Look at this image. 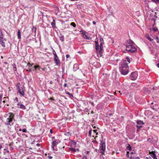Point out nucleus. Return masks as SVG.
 Wrapping results in <instances>:
<instances>
[{"label": "nucleus", "mask_w": 159, "mask_h": 159, "mask_svg": "<svg viewBox=\"0 0 159 159\" xmlns=\"http://www.w3.org/2000/svg\"><path fill=\"white\" fill-rule=\"evenodd\" d=\"M120 71L122 74L127 75L129 72V67L126 63H123L121 64Z\"/></svg>", "instance_id": "1"}, {"label": "nucleus", "mask_w": 159, "mask_h": 159, "mask_svg": "<svg viewBox=\"0 0 159 159\" xmlns=\"http://www.w3.org/2000/svg\"><path fill=\"white\" fill-rule=\"evenodd\" d=\"M126 50L131 53H133L136 51L137 49L134 46L129 44L126 46Z\"/></svg>", "instance_id": "2"}, {"label": "nucleus", "mask_w": 159, "mask_h": 159, "mask_svg": "<svg viewBox=\"0 0 159 159\" xmlns=\"http://www.w3.org/2000/svg\"><path fill=\"white\" fill-rule=\"evenodd\" d=\"M100 141L101 143V145L100 148V152L102 155H103L104 154V152L105 149V142H102L103 138L102 136Z\"/></svg>", "instance_id": "3"}, {"label": "nucleus", "mask_w": 159, "mask_h": 159, "mask_svg": "<svg viewBox=\"0 0 159 159\" xmlns=\"http://www.w3.org/2000/svg\"><path fill=\"white\" fill-rule=\"evenodd\" d=\"M137 76V72L136 71L133 72H132L130 75V78L131 80H135L136 79Z\"/></svg>", "instance_id": "4"}, {"label": "nucleus", "mask_w": 159, "mask_h": 159, "mask_svg": "<svg viewBox=\"0 0 159 159\" xmlns=\"http://www.w3.org/2000/svg\"><path fill=\"white\" fill-rule=\"evenodd\" d=\"M104 42H101L100 45V49L99 52V54L100 57L102 56V53H103V47L102 45L104 44Z\"/></svg>", "instance_id": "5"}, {"label": "nucleus", "mask_w": 159, "mask_h": 159, "mask_svg": "<svg viewBox=\"0 0 159 159\" xmlns=\"http://www.w3.org/2000/svg\"><path fill=\"white\" fill-rule=\"evenodd\" d=\"M13 120L10 118H7V119L6 121L5 122V124L11 126L13 125L12 122Z\"/></svg>", "instance_id": "6"}, {"label": "nucleus", "mask_w": 159, "mask_h": 159, "mask_svg": "<svg viewBox=\"0 0 159 159\" xmlns=\"http://www.w3.org/2000/svg\"><path fill=\"white\" fill-rule=\"evenodd\" d=\"M2 95H0V107H4L6 105L4 104V103L5 102V100H3L2 102Z\"/></svg>", "instance_id": "7"}, {"label": "nucleus", "mask_w": 159, "mask_h": 159, "mask_svg": "<svg viewBox=\"0 0 159 159\" xmlns=\"http://www.w3.org/2000/svg\"><path fill=\"white\" fill-rule=\"evenodd\" d=\"M149 154L154 159H157L154 151L152 152L149 151Z\"/></svg>", "instance_id": "8"}, {"label": "nucleus", "mask_w": 159, "mask_h": 159, "mask_svg": "<svg viewBox=\"0 0 159 159\" xmlns=\"http://www.w3.org/2000/svg\"><path fill=\"white\" fill-rule=\"evenodd\" d=\"M18 92L20 94L23 96L24 95V93L23 90L22 88H20V87H18Z\"/></svg>", "instance_id": "9"}, {"label": "nucleus", "mask_w": 159, "mask_h": 159, "mask_svg": "<svg viewBox=\"0 0 159 159\" xmlns=\"http://www.w3.org/2000/svg\"><path fill=\"white\" fill-rule=\"evenodd\" d=\"M39 66H34L33 67H32V68H28V69L27 70V71H29V72L31 70H35L36 69L38 68L39 69Z\"/></svg>", "instance_id": "10"}, {"label": "nucleus", "mask_w": 159, "mask_h": 159, "mask_svg": "<svg viewBox=\"0 0 159 159\" xmlns=\"http://www.w3.org/2000/svg\"><path fill=\"white\" fill-rule=\"evenodd\" d=\"M54 60L55 63L57 65H58L60 63V60L58 59L57 56L55 57H54Z\"/></svg>", "instance_id": "11"}, {"label": "nucleus", "mask_w": 159, "mask_h": 159, "mask_svg": "<svg viewBox=\"0 0 159 159\" xmlns=\"http://www.w3.org/2000/svg\"><path fill=\"white\" fill-rule=\"evenodd\" d=\"M58 143V142L55 140L53 141L52 142V149L54 150V146L56 145Z\"/></svg>", "instance_id": "12"}, {"label": "nucleus", "mask_w": 159, "mask_h": 159, "mask_svg": "<svg viewBox=\"0 0 159 159\" xmlns=\"http://www.w3.org/2000/svg\"><path fill=\"white\" fill-rule=\"evenodd\" d=\"M18 107L20 108L23 110H25L26 108V107L24 105L21 104H18Z\"/></svg>", "instance_id": "13"}, {"label": "nucleus", "mask_w": 159, "mask_h": 159, "mask_svg": "<svg viewBox=\"0 0 159 159\" xmlns=\"http://www.w3.org/2000/svg\"><path fill=\"white\" fill-rule=\"evenodd\" d=\"M95 42L96 45L95 49L97 51H98L99 49V46L98 42H97L96 40H95Z\"/></svg>", "instance_id": "14"}, {"label": "nucleus", "mask_w": 159, "mask_h": 159, "mask_svg": "<svg viewBox=\"0 0 159 159\" xmlns=\"http://www.w3.org/2000/svg\"><path fill=\"white\" fill-rule=\"evenodd\" d=\"M51 25H52V27L53 28H56V26L55 25V21L54 20H53V21L51 23Z\"/></svg>", "instance_id": "15"}, {"label": "nucleus", "mask_w": 159, "mask_h": 159, "mask_svg": "<svg viewBox=\"0 0 159 159\" xmlns=\"http://www.w3.org/2000/svg\"><path fill=\"white\" fill-rule=\"evenodd\" d=\"M83 37L85 39L88 40L91 39V38L90 37L87 36V35L85 34H84L83 35Z\"/></svg>", "instance_id": "16"}, {"label": "nucleus", "mask_w": 159, "mask_h": 159, "mask_svg": "<svg viewBox=\"0 0 159 159\" xmlns=\"http://www.w3.org/2000/svg\"><path fill=\"white\" fill-rule=\"evenodd\" d=\"M146 37L150 42H152L153 40V39H152L148 34L146 35Z\"/></svg>", "instance_id": "17"}, {"label": "nucleus", "mask_w": 159, "mask_h": 159, "mask_svg": "<svg viewBox=\"0 0 159 159\" xmlns=\"http://www.w3.org/2000/svg\"><path fill=\"white\" fill-rule=\"evenodd\" d=\"M59 38L60 40L62 41L63 42L64 40V36L63 35L61 34L59 36Z\"/></svg>", "instance_id": "18"}, {"label": "nucleus", "mask_w": 159, "mask_h": 159, "mask_svg": "<svg viewBox=\"0 0 159 159\" xmlns=\"http://www.w3.org/2000/svg\"><path fill=\"white\" fill-rule=\"evenodd\" d=\"M137 124L139 125H143L144 123L143 121L141 120H138L137 121Z\"/></svg>", "instance_id": "19"}, {"label": "nucleus", "mask_w": 159, "mask_h": 159, "mask_svg": "<svg viewBox=\"0 0 159 159\" xmlns=\"http://www.w3.org/2000/svg\"><path fill=\"white\" fill-rule=\"evenodd\" d=\"M14 116V114H13L11 113L10 114V115L9 116V117L8 118H10L12 120H13Z\"/></svg>", "instance_id": "20"}, {"label": "nucleus", "mask_w": 159, "mask_h": 159, "mask_svg": "<svg viewBox=\"0 0 159 159\" xmlns=\"http://www.w3.org/2000/svg\"><path fill=\"white\" fill-rule=\"evenodd\" d=\"M18 38L20 39L21 38L20 32V30H18L17 32Z\"/></svg>", "instance_id": "21"}, {"label": "nucleus", "mask_w": 159, "mask_h": 159, "mask_svg": "<svg viewBox=\"0 0 159 159\" xmlns=\"http://www.w3.org/2000/svg\"><path fill=\"white\" fill-rule=\"evenodd\" d=\"M127 149L130 151L132 150V148L129 144L128 145V146L127 147Z\"/></svg>", "instance_id": "22"}, {"label": "nucleus", "mask_w": 159, "mask_h": 159, "mask_svg": "<svg viewBox=\"0 0 159 159\" xmlns=\"http://www.w3.org/2000/svg\"><path fill=\"white\" fill-rule=\"evenodd\" d=\"M0 44H1L2 46L3 47H5V43L3 41H2V42H0Z\"/></svg>", "instance_id": "23"}, {"label": "nucleus", "mask_w": 159, "mask_h": 159, "mask_svg": "<svg viewBox=\"0 0 159 159\" xmlns=\"http://www.w3.org/2000/svg\"><path fill=\"white\" fill-rule=\"evenodd\" d=\"M66 93V94H67L69 95L70 97H73V95L71 94H70L69 92H67Z\"/></svg>", "instance_id": "24"}, {"label": "nucleus", "mask_w": 159, "mask_h": 159, "mask_svg": "<svg viewBox=\"0 0 159 159\" xmlns=\"http://www.w3.org/2000/svg\"><path fill=\"white\" fill-rule=\"evenodd\" d=\"M76 142L73 141L71 143V144L73 146L75 147L76 145Z\"/></svg>", "instance_id": "25"}, {"label": "nucleus", "mask_w": 159, "mask_h": 159, "mask_svg": "<svg viewBox=\"0 0 159 159\" xmlns=\"http://www.w3.org/2000/svg\"><path fill=\"white\" fill-rule=\"evenodd\" d=\"M70 25L72 26H73L74 27H75L76 26V25L75 23L74 22H71L70 23Z\"/></svg>", "instance_id": "26"}, {"label": "nucleus", "mask_w": 159, "mask_h": 159, "mask_svg": "<svg viewBox=\"0 0 159 159\" xmlns=\"http://www.w3.org/2000/svg\"><path fill=\"white\" fill-rule=\"evenodd\" d=\"M70 150L71 151H73V152H76V150H75V149L73 148H70Z\"/></svg>", "instance_id": "27"}, {"label": "nucleus", "mask_w": 159, "mask_h": 159, "mask_svg": "<svg viewBox=\"0 0 159 159\" xmlns=\"http://www.w3.org/2000/svg\"><path fill=\"white\" fill-rule=\"evenodd\" d=\"M33 64H31L29 63H28L27 64L28 66H29V68H31V67L32 66V65Z\"/></svg>", "instance_id": "28"}, {"label": "nucleus", "mask_w": 159, "mask_h": 159, "mask_svg": "<svg viewBox=\"0 0 159 159\" xmlns=\"http://www.w3.org/2000/svg\"><path fill=\"white\" fill-rule=\"evenodd\" d=\"M92 132V129L89 130V136L91 137Z\"/></svg>", "instance_id": "29"}, {"label": "nucleus", "mask_w": 159, "mask_h": 159, "mask_svg": "<svg viewBox=\"0 0 159 159\" xmlns=\"http://www.w3.org/2000/svg\"><path fill=\"white\" fill-rule=\"evenodd\" d=\"M65 134L66 135H67L68 136H70V133L68 132H66V133H65Z\"/></svg>", "instance_id": "30"}, {"label": "nucleus", "mask_w": 159, "mask_h": 159, "mask_svg": "<svg viewBox=\"0 0 159 159\" xmlns=\"http://www.w3.org/2000/svg\"><path fill=\"white\" fill-rule=\"evenodd\" d=\"M53 53L54 55V57H56V56H57L56 53V52L55 51H53Z\"/></svg>", "instance_id": "31"}, {"label": "nucleus", "mask_w": 159, "mask_h": 159, "mask_svg": "<svg viewBox=\"0 0 159 159\" xmlns=\"http://www.w3.org/2000/svg\"><path fill=\"white\" fill-rule=\"evenodd\" d=\"M136 126L139 129L142 127V126L138 125H137Z\"/></svg>", "instance_id": "32"}, {"label": "nucleus", "mask_w": 159, "mask_h": 159, "mask_svg": "<svg viewBox=\"0 0 159 159\" xmlns=\"http://www.w3.org/2000/svg\"><path fill=\"white\" fill-rule=\"evenodd\" d=\"M127 60V61L129 62V63H130V59L128 57H126V58Z\"/></svg>", "instance_id": "33"}, {"label": "nucleus", "mask_w": 159, "mask_h": 159, "mask_svg": "<svg viewBox=\"0 0 159 159\" xmlns=\"http://www.w3.org/2000/svg\"><path fill=\"white\" fill-rule=\"evenodd\" d=\"M100 42H103V39L101 37H100Z\"/></svg>", "instance_id": "34"}, {"label": "nucleus", "mask_w": 159, "mask_h": 159, "mask_svg": "<svg viewBox=\"0 0 159 159\" xmlns=\"http://www.w3.org/2000/svg\"><path fill=\"white\" fill-rule=\"evenodd\" d=\"M22 131L23 132L25 133L26 132V129H23Z\"/></svg>", "instance_id": "35"}, {"label": "nucleus", "mask_w": 159, "mask_h": 159, "mask_svg": "<svg viewBox=\"0 0 159 159\" xmlns=\"http://www.w3.org/2000/svg\"><path fill=\"white\" fill-rule=\"evenodd\" d=\"M12 66L14 68H15L16 69V66L15 64H13Z\"/></svg>", "instance_id": "36"}, {"label": "nucleus", "mask_w": 159, "mask_h": 159, "mask_svg": "<svg viewBox=\"0 0 159 159\" xmlns=\"http://www.w3.org/2000/svg\"><path fill=\"white\" fill-rule=\"evenodd\" d=\"M66 58L67 59L70 57V55L69 54H67L66 55Z\"/></svg>", "instance_id": "37"}, {"label": "nucleus", "mask_w": 159, "mask_h": 159, "mask_svg": "<svg viewBox=\"0 0 159 159\" xmlns=\"http://www.w3.org/2000/svg\"><path fill=\"white\" fill-rule=\"evenodd\" d=\"M3 39V38L2 37H0V42H2V41H2Z\"/></svg>", "instance_id": "38"}, {"label": "nucleus", "mask_w": 159, "mask_h": 159, "mask_svg": "<svg viewBox=\"0 0 159 159\" xmlns=\"http://www.w3.org/2000/svg\"><path fill=\"white\" fill-rule=\"evenodd\" d=\"M20 85V83H17L16 84V86L17 87V88H18V87H19V85Z\"/></svg>", "instance_id": "39"}, {"label": "nucleus", "mask_w": 159, "mask_h": 159, "mask_svg": "<svg viewBox=\"0 0 159 159\" xmlns=\"http://www.w3.org/2000/svg\"><path fill=\"white\" fill-rule=\"evenodd\" d=\"M153 30L155 31H156L157 30V28H153Z\"/></svg>", "instance_id": "40"}, {"label": "nucleus", "mask_w": 159, "mask_h": 159, "mask_svg": "<svg viewBox=\"0 0 159 159\" xmlns=\"http://www.w3.org/2000/svg\"><path fill=\"white\" fill-rule=\"evenodd\" d=\"M6 99H8L6 97H4L3 99V100H5V101L6 100Z\"/></svg>", "instance_id": "41"}, {"label": "nucleus", "mask_w": 159, "mask_h": 159, "mask_svg": "<svg viewBox=\"0 0 159 159\" xmlns=\"http://www.w3.org/2000/svg\"><path fill=\"white\" fill-rule=\"evenodd\" d=\"M48 157L49 159H51L52 158V157L50 156H48Z\"/></svg>", "instance_id": "42"}, {"label": "nucleus", "mask_w": 159, "mask_h": 159, "mask_svg": "<svg viewBox=\"0 0 159 159\" xmlns=\"http://www.w3.org/2000/svg\"><path fill=\"white\" fill-rule=\"evenodd\" d=\"M97 131V130L96 129H94L93 130V132H94V133H96Z\"/></svg>", "instance_id": "43"}, {"label": "nucleus", "mask_w": 159, "mask_h": 159, "mask_svg": "<svg viewBox=\"0 0 159 159\" xmlns=\"http://www.w3.org/2000/svg\"><path fill=\"white\" fill-rule=\"evenodd\" d=\"M50 132L52 134V129H50Z\"/></svg>", "instance_id": "44"}, {"label": "nucleus", "mask_w": 159, "mask_h": 159, "mask_svg": "<svg viewBox=\"0 0 159 159\" xmlns=\"http://www.w3.org/2000/svg\"><path fill=\"white\" fill-rule=\"evenodd\" d=\"M157 43H159V41H158V38L157 37Z\"/></svg>", "instance_id": "45"}, {"label": "nucleus", "mask_w": 159, "mask_h": 159, "mask_svg": "<svg viewBox=\"0 0 159 159\" xmlns=\"http://www.w3.org/2000/svg\"><path fill=\"white\" fill-rule=\"evenodd\" d=\"M2 148V145L0 144V149H1Z\"/></svg>", "instance_id": "46"}, {"label": "nucleus", "mask_w": 159, "mask_h": 159, "mask_svg": "<svg viewBox=\"0 0 159 159\" xmlns=\"http://www.w3.org/2000/svg\"><path fill=\"white\" fill-rule=\"evenodd\" d=\"M136 159H140L139 157H135Z\"/></svg>", "instance_id": "47"}, {"label": "nucleus", "mask_w": 159, "mask_h": 159, "mask_svg": "<svg viewBox=\"0 0 159 159\" xmlns=\"http://www.w3.org/2000/svg\"><path fill=\"white\" fill-rule=\"evenodd\" d=\"M64 86L65 87H66L67 86L66 83H65L64 84Z\"/></svg>", "instance_id": "48"}, {"label": "nucleus", "mask_w": 159, "mask_h": 159, "mask_svg": "<svg viewBox=\"0 0 159 159\" xmlns=\"http://www.w3.org/2000/svg\"><path fill=\"white\" fill-rule=\"evenodd\" d=\"M93 23L94 25H95L96 24V22L95 21H93Z\"/></svg>", "instance_id": "49"}, {"label": "nucleus", "mask_w": 159, "mask_h": 159, "mask_svg": "<svg viewBox=\"0 0 159 159\" xmlns=\"http://www.w3.org/2000/svg\"><path fill=\"white\" fill-rule=\"evenodd\" d=\"M50 84H53V82H52V81H51L50 82Z\"/></svg>", "instance_id": "50"}, {"label": "nucleus", "mask_w": 159, "mask_h": 159, "mask_svg": "<svg viewBox=\"0 0 159 159\" xmlns=\"http://www.w3.org/2000/svg\"><path fill=\"white\" fill-rule=\"evenodd\" d=\"M15 100L17 101H18V98L17 97H16L15 99Z\"/></svg>", "instance_id": "51"}, {"label": "nucleus", "mask_w": 159, "mask_h": 159, "mask_svg": "<svg viewBox=\"0 0 159 159\" xmlns=\"http://www.w3.org/2000/svg\"><path fill=\"white\" fill-rule=\"evenodd\" d=\"M36 145L38 146H40V144L39 143H37V144Z\"/></svg>", "instance_id": "52"}, {"label": "nucleus", "mask_w": 159, "mask_h": 159, "mask_svg": "<svg viewBox=\"0 0 159 159\" xmlns=\"http://www.w3.org/2000/svg\"><path fill=\"white\" fill-rule=\"evenodd\" d=\"M134 153V152H131V153H130V154H133Z\"/></svg>", "instance_id": "53"}, {"label": "nucleus", "mask_w": 159, "mask_h": 159, "mask_svg": "<svg viewBox=\"0 0 159 159\" xmlns=\"http://www.w3.org/2000/svg\"><path fill=\"white\" fill-rule=\"evenodd\" d=\"M157 66L158 68H159V63H158V64H157Z\"/></svg>", "instance_id": "54"}, {"label": "nucleus", "mask_w": 159, "mask_h": 159, "mask_svg": "<svg viewBox=\"0 0 159 159\" xmlns=\"http://www.w3.org/2000/svg\"><path fill=\"white\" fill-rule=\"evenodd\" d=\"M127 155H128L129 152H127Z\"/></svg>", "instance_id": "55"}, {"label": "nucleus", "mask_w": 159, "mask_h": 159, "mask_svg": "<svg viewBox=\"0 0 159 159\" xmlns=\"http://www.w3.org/2000/svg\"><path fill=\"white\" fill-rule=\"evenodd\" d=\"M96 135H98V132H96Z\"/></svg>", "instance_id": "56"}, {"label": "nucleus", "mask_w": 159, "mask_h": 159, "mask_svg": "<svg viewBox=\"0 0 159 159\" xmlns=\"http://www.w3.org/2000/svg\"><path fill=\"white\" fill-rule=\"evenodd\" d=\"M97 137H98V136H95V137L94 138V139H96V138H97Z\"/></svg>", "instance_id": "57"}, {"label": "nucleus", "mask_w": 159, "mask_h": 159, "mask_svg": "<svg viewBox=\"0 0 159 159\" xmlns=\"http://www.w3.org/2000/svg\"><path fill=\"white\" fill-rule=\"evenodd\" d=\"M19 130L20 131H21V129H19Z\"/></svg>", "instance_id": "58"}, {"label": "nucleus", "mask_w": 159, "mask_h": 159, "mask_svg": "<svg viewBox=\"0 0 159 159\" xmlns=\"http://www.w3.org/2000/svg\"><path fill=\"white\" fill-rule=\"evenodd\" d=\"M110 116H112V114H110Z\"/></svg>", "instance_id": "59"}, {"label": "nucleus", "mask_w": 159, "mask_h": 159, "mask_svg": "<svg viewBox=\"0 0 159 159\" xmlns=\"http://www.w3.org/2000/svg\"><path fill=\"white\" fill-rule=\"evenodd\" d=\"M1 58H3V57H2L1 56Z\"/></svg>", "instance_id": "60"}, {"label": "nucleus", "mask_w": 159, "mask_h": 159, "mask_svg": "<svg viewBox=\"0 0 159 159\" xmlns=\"http://www.w3.org/2000/svg\"><path fill=\"white\" fill-rule=\"evenodd\" d=\"M93 102L92 103V104H93Z\"/></svg>", "instance_id": "61"}, {"label": "nucleus", "mask_w": 159, "mask_h": 159, "mask_svg": "<svg viewBox=\"0 0 159 159\" xmlns=\"http://www.w3.org/2000/svg\"><path fill=\"white\" fill-rule=\"evenodd\" d=\"M4 63H5L6 64V63H7V62H4Z\"/></svg>", "instance_id": "62"}, {"label": "nucleus", "mask_w": 159, "mask_h": 159, "mask_svg": "<svg viewBox=\"0 0 159 159\" xmlns=\"http://www.w3.org/2000/svg\"><path fill=\"white\" fill-rule=\"evenodd\" d=\"M152 104H153V102H152V103H151Z\"/></svg>", "instance_id": "63"}, {"label": "nucleus", "mask_w": 159, "mask_h": 159, "mask_svg": "<svg viewBox=\"0 0 159 159\" xmlns=\"http://www.w3.org/2000/svg\"><path fill=\"white\" fill-rule=\"evenodd\" d=\"M96 127L95 126H94L93 128H95Z\"/></svg>", "instance_id": "64"}]
</instances>
